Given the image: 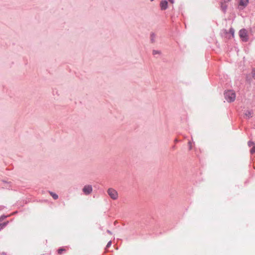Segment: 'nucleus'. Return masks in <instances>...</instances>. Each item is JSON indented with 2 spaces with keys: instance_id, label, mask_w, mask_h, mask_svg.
Listing matches in <instances>:
<instances>
[{
  "instance_id": "1a4fd4ad",
  "label": "nucleus",
  "mask_w": 255,
  "mask_h": 255,
  "mask_svg": "<svg viewBox=\"0 0 255 255\" xmlns=\"http://www.w3.org/2000/svg\"><path fill=\"white\" fill-rule=\"evenodd\" d=\"M66 251V249L65 248H62L59 249L57 251L58 254L59 255L62 254L63 252H65Z\"/></svg>"
},
{
  "instance_id": "4468645a",
  "label": "nucleus",
  "mask_w": 255,
  "mask_h": 255,
  "mask_svg": "<svg viewBox=\"0 0 255 255\" xmlns=\"http://www.w3.org/2000/svg\"><path fill=\"white\" fill-rule=\"evenodd\" d=\"M159 54H160V51H156V50H153V55Z\"/></svg>"
},
{
  "instance_id": "f3484780",
  "label": "nucleus",
  "mask_w": 255,
  "mask_h": 255,
  "mask_svg": "<svg viewBox=\"0 0 255 255\" xmlns=\"http://www.w3.org/2000/svg\"><path fill=\"white\" fill-rule=\"evenodd\" d=\"M111 244H112V242H111V241H110V242H109L108 243L107 245V247H110V246H111Z\"/></svg>"
},
{
  "instance_id": "f03ea898",
  "label": "nucleus",
  "mask_w": 255,
  "mask_h": 255,
  "mask_svg": "<svg viewBox=\"0 0 255 255\" xmlns=\"http://www.w3.org/2000/svg\"><path fill=\"white\" fill-rule=\"evenodd\" d=\"M107 193L110 198L114 200H117L119 198L118 191L114 188H109L107 190Z\"/></svg>"
},
{
  "instance_id": "a211bd4d",
  "label": "nucleus",
  "mask_w": 255,
  "mask_h": 255,
  "mask_svg": "<svg viewBox=\"0 0 255 255\" xmlns=\"http://www.w3.org/2000/svg\"><path fill=\"white\" fill-rule=\"evenodd\" d=\"M188 144H189V149L190 150V149H191V148H192V146H191V142H190V141H189V142H188Z\"/></svg>"
},
{
  "instance_id": "f8f14e48",
  "label": "nucleus",
  "mask_w": 255,
  "mask_h": 255,
  "mask_svg": "<svg viewBox=\"0 0 255 255\" xmlns=\"http://www.w3.org/2000/svg\"><path fill=\"white\" fill-rule=\"evenodd\" d=\"M251 153L252 154H254L255 153V145L253 147V148L251 150Z\"/></svg>"
},
{
  "instance_id": "aec40b11",
  "label": "nucleus",
  "mask_w": 255,
  "mask_h": 255,
  "mask_svg": "<svg viewBox=\"0 0 255 255\" xmlns=\"http://www.w3.org/2000/svg\"><path fill=\"white\" fill-rule=\"evenodd\" d=\"M107 232H108L109 234H112V232H111L110 231H109V230H108V231H107Z\"/></svg>"
},
{
  "instance_id": "f257e3e1",
  "label": "nucleus",
  "mask_w": 255,
  "mask_h": 255,
  "mask_svg": "<svg viewBox=\"0 0 255 255\" xmlns=\"http://www.w3.org/2000/svg\"><path fill=\"white\" fill-rule=\"evenodd\" d=\"M226 99L229 102H232L235 101L236 99V94L234 91L230 90L225 93Z\"/></svg>"
},
{
  "instance_id": "9b49d317",
  "label": "nucleus",
  "mask_w": 255,
  "mask_h": 255,
  "mask_svg": "<svg viewBox=\"0 0 255 255\" xmlns=\"http://www.w3.org/2000/svg\"><path fill=\"white\" fill-rule=\"evenodd\" d=\"M50 194L51 195V196L54 199H58V195H57L55 193H54L52 192H50Z\"/></svg>"
},
{
  "instance_id": "39448f33",
  "label": "nucleus",
  "mask_w": 255,
  "mask_h": 255,
  "mask_svg": "<svg viewBox=\"0 0 255 255\" xmlns=\"http://www.w3.org/2000/svg\"><path fill=\"white\" fill-rule=\"evenodd\" d=\"M167 1L166 0H162L160 3V6L161 10H165L167 8Z\"/></svg>"
},
{
  "instance_id": "6e6552de",
  "label": "nucleus",
  "mask_w": 255,
  "mask_h": 255,
  "mask_svg": "<svg viewBox=\"0 0 255 255\" xmlns=\"http://www.w3.org/2000/svg\"><path fill=\"white\" fill-rule=\"evenodd\" d=\"M249 3V0H240V4L243 6H246Z\"/></svg>"
},
{
  "instance_id": "423d86ee",
  "label": "nucleus",
  "mask_w": 255,
  "mask_h": 255,
  "mask_svg": "<svg viewBox=\"0 0 255 255\" xmlns=\"http://www.w3.org/2000/svg\"><path fill=\"white\" fill-rule=\"evenodd\" d=\"M226 33L227 34L226 37L228 38H230L231 37H234L235 30L233 28H231L229 30V33H228L227 31H226Z\"/></svg>"
},
{
  "instance_id": "2eb2a0df",
  "label": "nucleus",
  "mask_w": 255,
  "mask_h": 255,
  "mask_svg": "<svg viewBox=\"0 0 255 255\" xmlns=\"http://www.w3.org/2000/svg\"><path fill=\"white\" fill-rule=\"evenodd\" d=\"M248 145H249L250 146H252V145H254H254H255V144H254V143L253 142H252V141H249V142H248Z\"/></svg>"
},
{
  "instance_id": "ddd939ff",
  "label": "nucleus",
  "mask_w": 255,
  "mask_h": 255,
  "mask_svg": "<svg viewBox=\"0 0 255 255\" xmlns=\"http://www.w3.org/2000/svg\"><path fill=\"white\" fill-rule=\"evenodd\" d=\"M6 223H4L0 224V230L1 229H2L5 226H6Z\"/></svg>"
},
{
  "instance_id": "4be33fe9",
  "label": "nucleus",
  "mask_w": 255,
  "mask_h": 255,
  "mask_svg": "<svg viewBox=\"0 0 255 255\" xmlns=\"http://www.w3.org/2000/svg\"><path fill=\"white\" fill-rule=\"evenodd\" d=\"M153 0H150L151 1H153Z\"/></svg>"
},
{
  "instance_id": "9d476101",
  "label": "nucleus",
  "mask_w": 255,
  "mask_h": 255,
  "mask_svg": "<svg viewBox=\"0 0 255 255\" xmlns=\"http://www.w3.org/2000/svg\"><path fill=\"white\" fill-rule=\"evenodd\" d=\"M253 113L251 111H248L245 113V116L247 118H249L252 116Z\"/></svg>"
},
{
  "instance_id": "412c9836",
  "label": "nucleus",
  "mask_w": 255,
  "mask_h": 255,
  "mask_svg": "<svg viewBox=\"0 0 255 255\" xmlns=\"http://www.w3.org/2000/svg\"><path fill=\"white\" fill-rule=\"evenodd\" d=\"M225 2L229 1L230 0H223Z\"/></svg>"
},
{
  "instance_id": "7ed1b4c3",
  "label": "nucleus",
  "mask_w": 255,
  "mask_h": 255,
  "mask_svg": "<svg viewBox=\"0 0 255 255\" xmlns=\"http://www.w3.org/2000/svg\"><path fill=\"white\" fill-rule=\"evenodd\" d=\"M239 36L243 41L248 40V32L245 29H242L239 31Z\"/></svg>"
},
{
  "instance_id": "0eeeda50",
  "label": "nucleus",
  "mask_w": 255,
  "mask_h": 255,
  "mask_svg": "<svg viewBox=\"0 0 255 255\" xmlns=\"http://www.w3.org/2000/svg\"><path fill=\"white\" fill-rule=\"evenodd\" d=\"M150 41L152 43L155 42V39L156 38V35L153 32H151L150 35Z\"/></svg>"
},
{
  "instance_id": "dca6fc26",
  "label": "nucleus",
  "mask_w": 255,
  "mask_h": 255,
  "mask_svg": "<svg viewBox=\"0 0 255 255\" xmlns=\"http://www.w3.org/2000/svg\"><path fill=\"white\" fill-rule=\"evenodd\" d=\"M252 76L255 79V70H253L252 71Z\"/></svg>"
},
{
  "instance_id": "20e7f679",
  "label": "nucleus",
  "mask_w": 255,
  "mask_h": 255,
  "mask_svg": "<svg viewBox=\"0 0 255 255\" xmlns=\"http://www.w3.org/2000/svg\"><path fill=\"white\" fill-rule=\"evenodd\" d=\"M92 187L91 185H86L83 188V191L86 195L90 194L92 191Z\"/></svg>"
},
{
  "instance_id": "6ab92c4d",
  "label": "nucleus",
  "mask_w": 255,
  "mask_h": 255,
  "mask_svg": "<svg viewBox=\"0 0 255 255\" xmlns=\"http://www.w3.org/2000/svg\"><path fill=\"white\" fill-rule=\"evenodd\" d=\"M170 2H171V3H173L174 2V0H168Z\"/></svg>"
}]
</instances>
